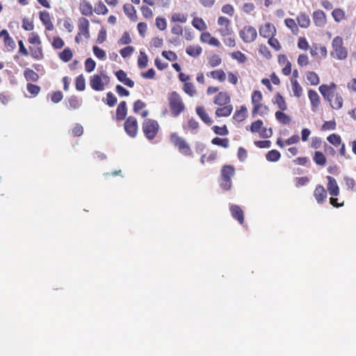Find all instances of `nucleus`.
Wrapping results in <instances>:
<instances>
[{
  "mask_svg": "<svg viewBox=\"0 0 356 356\" xmlns=\"http://www.w3.org/2000/svg\"><path fill=\"white\" fill-rule=\"evenodd\" d=\"M193 26L199 31H204L207 29V25L204 20L200 17H195L192 21Z\"/></svg>",
  "mask_w": 356,
  "mask_h": 356,
  "instance_id": "3c124183",
  "label": "nucleus"
},
{
  "mask_svg": "<svg viewBox=\"0 0 356 356\" xmlns=\"http://www.w3.org/2000/svg\"><path fill=\"white\" fill-rule=\"evenodd\" d=\"M127 114V106L125 101H122L116 108V120L118 121L124 120Z\"/></svg>",
  "mask_w": 356,
  "mask_h": 356,
  "instance_id": "b1692460",
  "label": "nucleus"
},
{
  "mask_svg": "<svg viewBox=\"0 0 356 356\" xmlns=\"http://www.w3.org/2000/svg\"><path fill=\"white\" fill-rule=\"evenodd\" d=\"M81 106L79 99L76 96H72L68 99L67 108L69 109H78Z\"/></svg>",
  "mask_w": 356,
  "mask_h": 356,
  "instance_id": "864d4df0",
  "label": "nucleus"
},
{
  "mask_svg": "<svg viewBox=\"0 0 356 356\" xmlns=\"http://www.w3.org/2000/svg\"><path fill=\"white\" fill-rule=\"evenodd\" d=\"M146 107V104L140 99L136 100L134 103L133 111L138 114L139 112Z\"/></svg>",
  "mask_w": 356,
  "mask_h": 356,
  "instance_id": "338daca9",
  "label": "nucleus"
},
{
  "mask_svg": "<svg viewBox=\"0 0 356 356\" xmlns=\"http://www.w3.org/2000/svg\"><path fill=\"white\" fill-rule=\"evenodd\" d=\"M229 211L232 216L241 225L244 222V213L241 208L236 204H232L229 207Z\"/></svg>",
  "mask_w": 356,
  "mask_h": 356,
  "instance_id": "6ab92c4d",
  "label": "nucleus"
},
{
  "mask_svg": "<svg viewBox=\"0 0 356 356\" xmlns=\"http://www.w3.org/2000/svg\"><path fill=\"white\" fill-rule=\"evenodd\" d=\"M26 89L33 97L37 96L41 90V88L39 86L31 83H27Z\"/></svg>",
  "mask_w": 356,
  "mask_h": 356,
  "instance_id": "bf43d9fd",
  "label": "nucleus"
},
{
  "mask_svg": "<svg viewBox=\"0 0 356 356\" xmlns=\"http://www.w3.org/2000/svg\"><path fill=\"white\" fill-rule=\"evenodd\" d=\"M211 143L213 145L220 146L224 148H227L229 146V140L227 138H221L216 137L212 139Z\"/></svg>",
  "mask_w": 356,
  "mask_h": 356,
  "instance_id": "a18cd8bd",
  "label": "nucleus"
},
{
  "mask_svg": "<svg viewBox=\"0 0 356 356\" xmlns=\"http://www.w3.org/2000/svg\"><path fill=\"white\" fill-rule=\"evenodd\" d=\"M218 24L220 26H224L219 29V33L221 36L229 35L232 33V28L230 27V20L225 17L220 16L218 19Z\"/></svg>",
  "mask_w": 356,
  "mask_h": 356,
  "instance_id": "9b49d317",
  "label": "nucleus"
},
{
  "mask_svg": "<svg viewBox=\"0 0 356 356\" xmlns=\"http://www.w3.org/2000/svg\"><path fill=\"white\" fill-rule=\"evenodd\" d=\"M90 23L88 19L85 17H81L79 19V33H81L82 35L85 37L86 39H88L90 38V31H89Z\"/></svg>",
  "mask_w": 356,
  "mask_h": 356,
  "instance_id": "a211bd4d",
  "label": "nucleus"
},
{
  "mask_svg": "<svg viewBox=\"0 0 356 356\" xmlns=\"http://www.w3.org/2000/svg\"><path fill=\"white\" fill-rule=\"evenodd\" d=\"M308 97L310 100L312 106L313 108H317L320 104V97L318 93L314 90H309Z\"/></svg>",
  "mask_w": 356,
  "mask_h": 356,
  "instance_id": "f704fd0d",
  "label": "nucleus"
},
{
  "mask_svg": "<svg viewBox=\"0 0 356 356\" xmlns=\"http://www.w3.org/2000/svg\"><path fill=\"white\" fill-rule=\"evenodd\" d=\"M40 19L45 26L47 31H53L54 29V24L51 21L50 13L46 10L40 11L39 14Z\"/></svg>",
  "mask_w": 356,
  "mask_h": 356,
  "instance_id": "f3484780",
  "label": "nucleus"
},
{
  "mask_svg": "<svg viewBox=\"0 0 356 356\" xmlns=\"http://www.w3.org/2000/svg\"><path fill=\"white\" fill-rule=\"evenodd\" d=\"M222 63L221 58L217 54H213L208 58V65L211 67H216Z\"/></svg>",
  "mask_w": 356,
  "mask_h": 356,
  "instance_id": "09e8293b",
  "label": "nucleus"
},
{
  "mask_svg": "<svg viewBox=\"0 0 356 356\" xmlns=\"http://www.w3.org/2000/svg\"><path fill=\"white\" fill-rule=\"evenodd\" d=\"M115 74L117 79L125 86L129 88H133L134 86V81L127 77V73L124 70H119L115 73Z\"/></svg>",
  "mask_w": 356,
  "mask_h": 356,
  "instance_id": "5701e85b",
  "label": "nucleus"
},
{
  "mask_svg": "<svg viewBox=\"0 0 356 356\" xmlns=\"http://www.w3.org/2000/svg\"><path fill=\"white\" fill-rule=\"evenodd\" d=\"M3 38L4 46L8 51H12L15 49V42L14 40L10 36L6 29H3L0 31V38Z\"/></svg>",
  "mask_w": 356,
  "mask_h": 356,
  "instance_id": "ddd939ff",
  "label": "nucleus"
},
{
  "mask_svg": "<svg viewBox=\"0 0 356 356\" xmlns=\"http://www.w3.org/2000/svg\"><path fill=\"white\" fill-rule=\"evenodd\" d=\"M168 102L172 117H178L186 110V106L181 96L176 91H172L168 94Z\"/></svg>",
  "mask_w": 356,
  "mask_h": 356,
  "instance_id": "f257e3e1",
  "label": "nucleus"
},
{
  "mask_svg": "<svg viewBox=\"0 0 356 356\" xmlns=\"http://www.w3.org/2000/svg\"><path fill=\"white\" fill-rule=\"evenodd\" d=\"M247 108L245 106H241L239 110L235 111L233 115V120L236 122H243L247 118Z\"/></svg>",
  "mask_w": 356,
  "mask_h": 356,
  "instance_id": "473e14b6",
  "label": "nucleus"
},
{
  "mask_svg": "<svg viewBox=\"0 0 356 356\" xmlns=\"http://www.w3.org/2000/svg\"><path fill=\"white\" fill-rule=\"evenodd\" d=\"M326 179L327 180V189L329 194L331 196H338L340 193V189L336 179L331 176H327Z\"/></svg>",
  "mask_w": 356,
  "mask_h": 356,
  "instance_id": "2eb2a0df",
  "label": "nucleus"
},
{
  "mask_svg": "<svg viewBox=\"0 0 356 356\" xmlns=\"http://www.w3.org/2000/svg\"><path fill=\"white\" fill-rule=\"evenodd\" d=\"M232 111L233 106L229 104L217 108L215 112V115L218 118H225L229 116Z\"/></svg>",
  "mask_w": 356,
  "mask_h": 356,
  "instance_id": "4be33fe9",
  "label": "nucleus"
},
{
  "mask_svg": "<svg viewBox=\"0 0 356 356\" xmlns=\"http://www.w3.org/2000/svg\"><path fill=\"white\" fill-rule=\"evenodd\" d=\"M108 81L109 77L104 74H94L90 77V86L92 90L96 91L104 90Z\"/></svg>",
  "mask_w": 356,
  "mask_h": 356,
  "instance_id": "423d86ee",
  "label": "nucleus"
},
{
  "mask_svg": "<svg viewBox=\"0 0 356 356\" xmlns=\"http://www.w3.org/2000/svg\"><path fill=\"white\" fill-rule=\"evenodd\" d=\"M123 10L124 14L132 21H136L137 15L136 10L135 8L130 3H125L123 6Z\"/></svg>",
  "mask_w": 356,
  "mask_h": 356,
  "instance_id": "c85d7f7f",
  "label": "nucleus"
},
{
  "mask_svg": "<svg viewBox=\"0 0 356 356\" xmlns=\"http://www.w3.org/2000/svg\"><path fill=\"white\" fill-rule=\"evenodd\" d=\"M263 99V95L261 91L259 90H254L251 95V102L254 106L261 103Z\"/></svg>",
  "mask_w": 356,
  "mask_h": 356,
  "instance_id": "8fccbe9b",
  "label": "nucleus"
},
{
  "mask_svg": "<svg viewBox=\"0 0 356 356\" xmlns=\"http://www.w3.org/2000/svg\"><path fill=\"white\" fill-rule=\"evenodd\" d=\"M297 45L301 50L307 51L309 49V42L305 37H300L298 38Z\"/></svg>",
  "mask_w": 356,
  "mask_h": 356,
  "instance_id": "774afa93",
  "label": "nucleus"
},
{
  "mask_svg": "<svg viewBox=\"0 0 356 356\" xmlns=\"http://www.w3.org/2000/svg\"><path fill=\"white\" fill-rule=\"evenodd\" d=\"M269 112V108L267 106L262 103L258 104L253 106L252 114L253 117L257 115H266Z\"/></svg>",
  "mask_w": 356,
  "mask_h": 356,
  "instance_id": "7c9ffc66",
  "label": "nucleus"
},
{
  "mask_svg": "<svg viewBox=\"0 0 356 356\" xmlns=\"http://www.w3.org/2000/svg\"><path fill=\"white\" fill-rule=\"evenodd\" d=\"M263 124L264 123L261 120H257L251 124L250 130L252 133L260 132L263 127Z\"/></svg>",
  "mask_w": 356,
  "mask_h": 356,
  "instance_id": "680f3d73",
  "label": "nucleus"
},
{
  "mask_svg": "<svg viewBox=\"0 0 356 356\" xmlns=\"http://www.w3.org/2000/svg\"><path fill=\"white\" fill-rule=\"evenodd\" d=\"M231 98L227 92L220 91L213 98V104L219 106L229 104L230 103Z\"/></svg>",
  "mask_w": 356,
  "mask_h": 356,
  "instance_id": "4468645a",
  "label": "nucleus"
},
{
  "mask_svg": "<svg viewBox=\"0 0 356 356\" xmlns=\"http://www.w3.org/2000/svg\"><path fill=\"white\" fill-rule=\"evenodd\" d=\"M280 157L281 154L276 149L269 151L266 155L267 161L270 162H276L280 159Z\"/></svg>",
  "mask_w": 356,
  "mask_h": 356,
  "instance_id": "c03bdc74",
  "label": "nucleus"
},
{
  "mask_svg": "<svg viewBox=\"0 0 356 356\" xmlns=\"http://www.w3.org/2000/svg\"><path fill=\"white\" fill-rule=\"evenodd\" d=\"M235 175V168L232 165H225L220 170V186L224 191H229L232 186V178Z\"/></svg>",
  "mask_w": 356,
  "mask_h": 356,
  "instance_id": "20e7f679",
  "label": "nucleus"
},
{
  "mask_svg": "<svg viewBox=\"0 0 356 356\" xmlns=\"http://www.w3.org/2000/svg\"><path fill=\"white\" fill-rule=\"evenodd\" d=\"M170 141L182 155L187 157L193 156L190 145L184 138L179 136L177 133H172L170 135Z\"/></svg>",
  "mask_w": 356,
  "mask_h": 356,
  "instance_id": "7ed1b4c3",
  "label": "nucleus"
},
{
  "mask_svg": "<svg viewBox=\"0 0 356 356\" xmlns=\"http://www.w3.org/2000/svg\"><path fill=\"white\" fill-rule=\"evenodd\" d=\"M337 86L334 82L330 84H322L319 86L318 90L323 98L327 101H330V98H333L336 93Z\"/></svg>",
  "mask_w": 356,
  "mask_h": 356,
  "instance_id": "1a4fd4ad",
  "label": "nucleus"
},
{
  "mask_svg": "<svg viewBox=\"0 0 356 356\" xmlns=\"http://www.w3.org/2000/svg\"><path fill=\"white\" fill-rule=\"evenodd\" d=\"M73 57V52L72 49L69 47H67L63 49L61 52L59 54V58L63 60L65 63H67Z\"/></svg>",
  "mask_w": 356,
  "mask_h": 356,
  "instance_id": "a19ab883",
  "label": "nucleus"
},
{
  "mask_svg": "<svg viewBox=\"0 0 356 356\" xmlns=\"http://www.w3.org/2000/svg\"><path fill=\"white\" fill-rule=\"evenodd\" d=\"M314 196L316 202L322 204L327 199V193L323 186L318 184L314 191Z\"/></svg>",
  "mask_w": 356,
  "mask_h": 356,
  "instance_id": "f8f14e48",
  "label": "nucleus"
},
{
  "mask_svg": "<svg viewBox=\"0 0 356 356\" xmlns=\"http://www.w3.org/2000/svg\"><path fill=\"white\" fill-rule=\"evenodd\" d=\"M297 62H298V64L300 67H305L307 66L309 63V57L307 54H301L298 56V60H297Z\"/></svg>",
  "mask_w": 356,
  "mask_h": 356,
  "instance_id": "69168bd1",
  "label": "nucleus"
},
{
  "mask_svg": "<svg viewBox=\"0 0 356 356\" xmlns=\"http://www.w3.org/2000/svg\"><path fill=\"white\" fill-rule=\"evenodd\" d=\"M239 35L244 42L250 43L256 40L257 32L253 26H245L240 31Z\"/></svg>",
  "mask_w": 356,
  "mask_h": 356,
  "instance_id": "0eeeda50",
  "label": "nucleus"
},
{
  "mask_svg": "<svg viewBox=\"0 0 356 356\" xmlns=\"http://www.w3.org/2000/svg\"><path fill=\"white\" fill-rule=\"evenodd\" d=\"M259 53L260 55H261L266 59H270L272 58L270 51L269 50L268 47L264 44H261L259 46Z\"/></svg>",
  "mask_w": 356,
  "mask_h": 356,
  "instance_id": "603ef678",
  "label": "nucleus"
},
{
  "mask_svg": "<svg viewBox=\"0 0 356 356\" xmlns=\"http://www.w3.org/2000/svg\"><path fill=\"white\" fill-rule=\"evenodd\" d=\"M291 86L294 96L300 97L302 93V88L296 79H291Z\"/></svg>",
  "mask_w": 356,
  "mask_h": 356,
  "instance_id": "de8ad7c7",
  "label": "nucleus"
},
{
  "mask_svg": "<svg viewBox=\"0 0 356 356\" xmlns=\"http://www.w3.org/2000/svg\"><path fill=\"white\" fill-rule=\"evenodd\" d=\"M96 67V63L95 61L91 58H88L85 61V70L87 72H92Z\"/></svg>",
  "mask_w": 356,
  "mask_h": 356,
  "instance_id": "0e129e2a",
  "label": "nucleus"
},
{
  "mask_svg": "<svg viewBox=\"0 0 356 356\" xmlns=\"http://www.w3.org/2000/svg\"><path fill=\"white\" fill-rule=\"evenodd\" d=\"M277 61L280 65H284V67L282 69V73L289 76L291 73V63L289 61L287 56L285 54H280L277 57Z\"/></svg>",
  "mask_w": 356,
  "mask_h": 356,
  "instance_id": "aec40b11",
  "label": "nucleus"
},
{
  "mask_svg": "<svg viewBox=\"0 0 356 356\" xmlns=\"http://www.w3.org/2000/svg\"><path fill=\"white\" fill-rule=\"evenodd\" d=\"M332 15L337 22H340L345 18V13L340 8L334 9L332 12Z\"/></svg>",
  "mask_w": 356,
  "mask_h": 356,
  "instance_id": "4d7b16f0",
  "label": "nucleus"
},
{
  "mask_svg": "<svg viewBox=\"0 0 356 356\" xmlns=\"http://www.w3.org/2000/svg\"><path fill=\"white\" fill-rule=\"evenodd\" d=\"M314 24L318 27H323L327 23L325 13L321 10H315L312 15Z\"/></svg>",
  "mask_w": 356,
  "mask_h": 356,
  "instance_id": "dca6fc26",
  "label": "nucleus"
},
{
  "mask_svg": "<svg viewBox=\"0 0 356 356\" xmlns=\"http://www.w3.org/2000/svg\"><path fill=\"white\" fill-rule=\"evenodd\" d=\"M117 97L111 92L106 93V99L104 102L109 106L113 107L117 104Z\"/></svg>",
  "mask_w": 356,
  "mask_h": 356,
  "instance_id": "052dcab7",
  "label": "nucleus"
},
{
  "mask_svg": "<svg viewBox=\"0 0 356 356\" xmlns=\"http://www.w3.org/2000/svg\"><path fill=\"white\" fill-rule=\"evenodd\" d=\"M186 52L188 55L196 58L202 54V49L200 45H190L186 47Z\"/></svg>",
  "mask_w": 356,
  "mask_h": 356,
  "instance_id": "c9c22d12",
  "label": "nucleus"
},
{
  "mask_svg": "<svg viewBox=\"0 0 356 356\" xmlns=\"http://www.w3.org/2000/svg\"><path fill=\"white\" fill-rule=\"evenodd\" d=\"M160 126L159 122L153 119H145L142 123V130L145 138L149 140H154L159 134Z\"/></svg>",
  "mask_w": 356,
  "mask_h": 356,
  "instance_id": "39448f33",
  "label": "nucleus"
},
{
  "mask_svg": "<svg viewBox=\"0 0 356 356\" xmlns=\"http://www.w3.org/2000/svg\"><path fill=\"white\" fill-rule=\"evenodd\" d=\"M30 53L31 56L36 60H41L44 58V54L41 44L35 47H30Z\"/></svg>",
  "mask_w": 356,
  "mask_h": 356,
  "instance_id": "72a5a7b5",
  "label": "nucleus"
},
{
  "mask_svg": "<svg viewBox=\"0 0 356 356\" xmlns=\"http://www.w3.org/2000/svg\"><path fill=\"white\" fill-rule=\"evenodd\" d=\"M207 75L220 83L224 82L226 79V73L222 69L211 71Z\"/></svg>",
  "mask_w": 356,
  "mask_h": 356,
  "instance_id": "a878e982",
  "label": "nucleus"
},
{
  "mask_svg": "<svg viewBox=\"0 0 356 356\" xmlns=\"http://www.w3.org/2000/svg\"><path fill=\"white\" fill-rule=\"evenodd\" d=\"M260 36L264 38H270L272 36H276L277 29L275 26L270 23L267 22L261 25L259 29Z\"/></svg>",
  "mask_w": 356,
  "mask_h": 356,
  "instance_id": "9d476101",
  "label": "nucleus"
},
{
  "mask_svg": "<svg viewBox=\"0 0 356 356\" xmlns=\"http://www.w3.org/2000/svg\"><path fill=\"white\" fill-rule=\"evenodd\" d=\"M284 111H277L275 113V119L281 124L286 125L291 122V117L283 112Z\"/></svg>",
  "mask_w": 356,
  "mask_h": 356,
  "instance_id": "2f4dec72",
  "label": "nucleus"
},
{
  "mask_svg": "<svg viewBox=\"0 0 356 356\" xmlns=\"http://www.w3.org/2000/svg\"><path fill=\"white\" fill-rule=\"evenodd\" d=\"M24 76L27 81H38L40 76L38 73L30 68H26L24 71Z\"/></svg>",
  "mask_w": 356,
  "mask_h": 356,
  "instance_id": "e433bc0d",
  "label": "nucleus"
},
{
  "mask_svg": "<svg viewBox=\"0 0 356 356\" xmlns=\"http://www.w3.org/2000/svg\"><path fill=\"white\" fill-rule=\"evenodd\" d=\"M195 111L197 115L204 123L208 125H211L213 123L212 119L209 117V114L203 106L196 107Z\"/></svg>",
  "mask_w": 356,
  "mask_h": 356,
  "instance_id": "bb28decb",
  "label": "nucleus"
},
{
  "mask_svg": "<svg viewBox=\"0 0 356 356\" xmlns=\"http://www.w3.org/2000/svg\"><path fill=\"white\" fill-rule=\"evenodd\" d=\"M332 51L330 56L339 60L347 58L348 55V49L344 46L343 39L341 36H336L333 38L332 43Z\"/></svg>",
  "mask_w": 356,
  "mask_h": 356,
  "instance_id": "f03ea898",
  "label": "nucleus"
},
{
  "mask_svg": "<svg viewBox=\"0 0 356 356\" xmlns=\"http://www.w3.org/2000/svg\"><path fill=\"white\" fill-rule=\"evenodd\" d=\"M273 103L276 104L280 111H286L287 109V104L285 99L280 92L275 95Z\"/></svg>",
  "mask_w": 356,
  "mask_h": 356,
  "instance_id": "c756f323",
  "label": "nucleus"
},
{
  "mask_svg": "<svg viewBox=\"0 0 356 356\" xmlns=\"http://www.w3.org/2000/svg\"><path fill=\"white\" fill-rule=\"evenodd\" d=\"M313 160L316 165L322 166L325 165L327 161L324 154L319 151H316L314 152Z\"/></svg>",
  "mask_w": 356,
  "mask_h": 356,
  "instance_id": "79ce46f5",
  "label": "nucleus"
},
{
  "mask_svg": "<svg viewBox=\"0 0 356 356\" xmlns=\"http://www.w3.org/2000/svg\"><path fill=\"white\" fill-rule=\"evenodd\" d=\"M79 10L82 15L90 17L93 14L92 4L87 0H82L79 4Z\"/></svg>",
  "mask_w": 356,
  "mask_h": 356,
  "instance_id": "412c9836",
  "label": "nucleus"
},
{
  "mask_svg": "<svg viewBox=\"0 0 356 356\" xmlns=\"http://www.w3.org/2000/svg\"><path fill=\"white\" fill-rule=\"evenodd\" d=\"M148 63V57L144 51H140L138 58V66L140 69H144L147 67Z\"/></svg>",
  "mask_w": 356,
  "mask_h": 356,
  "instance_id": "49530a36",
  "label": "nucleus"
},
{
  "mask_svg": "<svg viewBox=\"0 0 356 356\" xmlns=\"http://www.w3.org/2000/svg\"><path fill=\"white\" fill-rule=\"evenodd\" d=\"M182 90L186 94L191 97H194L197 94V90L194 83L190 81L184 83Z\"/></svg>",
  "mask_w": 356,
  "mask_h": 356,
  "instance_id": "4c0bfd02",
  "label": "nucleus"
},
{
  "mask_svg": "<svg viewBox=\"0 0 356 356\" xmlns=\"http://www.w3.org/2000/svg\"><path fill=\"white\" fill-rule=\"evenodd\" d=\"M268 44L275 51H280L282 49V45L275 36L268 38Z\"/></svg>",
  "mask_w": 356,
  "mask_h": 356,
  "instance_id": "e2e57ef3",
  "label": "nucleus"
},
{
  "mask_svg": "<svg viewBox=\"0 0 356 356\" xmlns=\"http://www.w3.org/2000/svg\"><path fill=\"white\" fill-rule=\"evenodd\" d=\"M124 128L127 135L131 138H135L138 129L137 119L134 116H129L124 122Z\"/></svg>",
  "mask_w": 356,
  "mask_h": 356,
  "instance_id": "6e6552de",
  "label": "nucleus"
},
{
  "mask_svg": "<svg viewBox=\"0 0 356 356\" xmlns=\"http://www.w3.org/2000/svg\"><path fill=\"white\" fill-rule=\"evenodd\" d=\"M284 24L286 26L291 30V33L294 35H297L299 33L298 25L296 21L292 18H286L284 19Z\"/></svg>",
  "mask_w": 356,
  "mask_h": 356,
  "instance_id": "58836bf2",
  "label": "nucleus"
},
{
  "mask_svg": "<svg viewBox=\"0 0 356 356\" xmlns=\"http://www.w3.org/2000/svg\"><path fill=\"white\" fill-rule=\"evenodd\" d=\"M298 25L302 29H307L311 24L309 16L305 13H300L296 17Z\"/></svg>",
  "mask_w": 356,
  "mask_h": 356,
  "instance_id": "393cba45",
  "label": "nucleus"
},
{
  "mask_svg": "<svg viewBox=\"0 0 356 356\" xmlns=\"http://www.w3.org/2000/svg\"><path fill=\"white\" fill-rule=\"evenodd\" d=\"M94 11L97 15H105L108 13V9L102 1H98L95 6Z\"/></svg>",
  "mask_w": 356,
  "mask_h": 356,
  "instance_id": "ea45409f",
  "label": "nucleus"
},
{
  "mask_svg": "<svg viewBox=\"0 0 356 356\" xmlns=\"http://www.w3.org/2000/svg\"><path fill=\"white\" fill-rule=\"evenodd\" d=\"M330 105V106L333 109H340L343 106V99L341 95L339 93H335L333 98H330V101H327Z\"/></svg>",
  "mask_w": 356,
  "mask_h": 356,
  "instance_id": "cd10ccee",
  "label": "nucleus"
},
{
  "mask_svg": "<svg viewBox=\"0 0 356 356\" xmlns=\"http://www.w3.org/2000/svg\"><path fill=\"white\" fill-rule=\"evenodd\" d=\"M306 77L308 82L312 86H317L320 83V78L318 75L314 72H307L306 74Z\"/></svg>",
  "mask_w": 356,
  "mask_h": 356,
  "instance_id": "37998d69",
  "label": "nucleus"
},
{
  "mask_svg": "<svg viewBox=\"0 0 356 356\" xmlns=\"http://www.w3.org/2000/svg\"><path fill=\"white\" fill-rule=\"evenodd\" d=\"M327 141L335 147L339 146L341 143V136L336 134H332L327 138Z\"/></svg>",
  "mask_w": 356,
  "mask_h": 356,
  "instance_id": "13d9d810",
  "label": "nucleus"
},
{
  "mask_svg": "<svg viewBox=\"0 0 356 356\" xmlns=\"http://www.w3.org/2000/svg\"><path fill=\"white\" fill-rule=\"evenodd\" d=\"M75 87L79 91H83L85 90L86 80L83 74H80L76 78Z\"/></svg>",
  "mask_w": 356,
  "mask_h": 356,
  "instance_id": "5fc2aeb1",
  "label": "nucleus"
},
{
  "mask_svg": "<svg viewBox=\"0 0 356 356\" xmlns=\"http://www.w3.org/2000/svg\"><path fill=\"white\" fill-rule=\"evenodd\" d=\"M231 57L237 60L239 63H245L247 61L246 56L240 51L232 52L231 54Z\"/></svg>",
  "mask_w": 356,
  "mask_h": 356,
  "instance_id": "6e6d98bb",
  "label": "nucleus"
}]
</instances>
